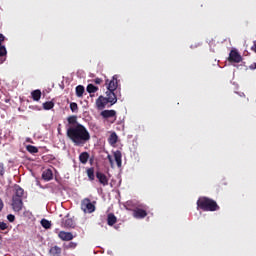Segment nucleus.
Masks as SVG:
<instances>
[{
	"label": "nucleus",
	"mask_w": 256,
	"mask_h": 256,
	"mask_svg": "<svg viewBox=\"0 0 256 256\" xmlns=\"http://www.w3.org/2000/svg\"><path fill=\"white\" fill-rule=\"evenodd\" d=\"M33 101H39L41 99V90H34L31 92Z\"/></svg>",
	"instance_id": "obj_21"
},
{
	"label": "nucleus",
	"mask_w": 256,
	"mask_h": 256,
	"mask_svg": "<svg viewBox=\"0 0 256 256\" xmlns=\"http://www.w3.org/2000/svg\"><path fill=\"white\" fill-rule=\"evenodd\" d=\"M251 50L254 51V53H256V41H254V45L251 47Z\"/></svg>",
	"instance_id": "obj_36"
},
{
	"label": "nucleus",
	"mask_w": 256,
	"mask_h": 256,
	"mask_svg": "<svg viewBox=\"0 0 256 256\" xmlns=\"http://www.w3.org/2000/svg\"><path fill=\"white\" fill-rule=\"evenodd\" d=\"M83 93H85V87H83V85H78L76 87V97H83Z\"/></svg>",
	"instance_id": "obj_23"
},
{
	"label": "nucleus",
	"mask_w": 256,
	"mask_h": 256,
	"mask_svg": "<svg viewBox=\"0 0 256 256\" xmlns=\"http://www.w3.org/2000/svg\"><path fill=\"white\" fill-rule=\"evenodd\" d=\"M49 253L52 256H61L62 249L59 246H53V247L50 248Z\"/></svg>",
	"instance_id": "obj_18"
},
{
	"label": "nucleus",
	"mask_w": 256,
	"mask_h": 256,
	"mask_svg": "<svg viewBox=\"0 0 256 256\" xmlns=\"http://www.w3.org/2000/svg\"><path fill=\"white\" fill-rule=\"evenodd\" d=\"M117 141H119V136H117V133L112 132L108 138V143L110 145H116Z\"/></svg>",
	"instance_id": "obj_19"
},
{
	"label": "nucleus",
	"mask_w": 256,
	"mask_h": 256,
	"mask_svg": "<svg viewBox=\"0 0 256 256\" xmlns=\"http://www.w3.org/2000/svg\"><path fill=\"white\" fill-rule=\"evenodd\" d=\"M122 157H123V155L121 154V151L117 150V151L114 152V159L116 161L117 167H121Z\"/></svg>",
	"instance_id": "obj_16"
},
{
	"label": "nucleus",
	"mask_w": 256,
	"mask_h": 256,
	"mask_svg": "<svg viewBox=\"0 0 256 256\" xmlns=\"http://www.w3.org/2000/svg\"><path fill=\"white\" fill-rule=\"evenodd\" d=\"M229 63H241L243 61V56L237 51V49H232L228 57Z\"/></svg>",
	"instance_id": "obj_5"
},
{
	"label": "nucleus",
	"mask_w": 256,
	"mask_h": 256,
	"mask_svg": "<svg viewBox=\"0 0 256 256\" xmlns=\"http://www.w3.org/2000/svg\"><path fill=\"white\" fill-rule=\"evenodd\" d=\"M79 161L80 163H82L83 165L87 164V161H89V154L87 152H82L79 155Z\"/></svg>",
	"instance_id": "obj_20"
},
{
	"label": "nucleus",
	"mask_w": 256,
	"mask_h": 256,
	"mask_svg": "<svg viewBox=\"0 0 256 256\" xmlns=\"http://www.w3.org/2000/svg\"><path fill=\"white\" fill-rule=\"evenodd\" d=\"M53 107H55V103H53V101L43 103V109H45L46 111L53 109Z\"/></svg>",
	"instance_id": "obj_25"
},
{
	"label": "nucleus",
	"mask_w": 256,
	"mask_h": 256,
	"mask_svg": "<svg viewBox=\"0 0 256 256\" xmlns=\"http://www.w3.org/2000/svg\"><path fill=\"white\" fill-rule=\"evenodd\" d=\"M40 223L44 229H51V221L44 218Z\"/></svg>",
	"instance_id": "obj_26"
},
{
	"label": "nucleus",
	"mask_w": 256,
	"mask_h": 256,
	"mask_svg": "<svg viewBox=\"0 0 256 256\" xmlns=\"http://www.w3.org/2000/svg\"><path fill=\"white\" fill-rule=\"evenodd\" d=\"M63 225L66 229H75V221L72 218L65 219Z\"/></svg>",
	"instance_id": "obj_15"
},
{
	"label": "nucleus",
	"mask_w": 256,
	"mask_h": 256,
	"mask_svg": "<svg viewBox=\"0 0 256 256\" xmlns=\"http://www.w3.org/2000/svg\"><path fill=\"white\" fill-rule=\"evenodd\" d=\"M70 109L72 113H77L79 111V106L75 102L70 103Z\"/></svg>",
	"instance_id": "obj_28"
},
{
	"label": "nucleus",
	"mask_w": 256,
	"mask_h": 256,
	"mask_svg": "<svg viewBox=\"0 0 256 256\" xmlns=\"http://www.w3.org/2000/svg\"><path fill=\"white\" fill-rule=\"evenodd\" d=\"M9 226L5 222H0V231H5Z\"/></svg>",
	"instance_id": "obj_31"
},
{
	"label": "nucleus",
	"mask_w": 256,
	"mask_h": 256,
	"mask_svg": "<svg viewBox=\"0 0 256 256\" xmlns=\"http://www.w3.org/2000/svg\"><path fill=\"white\" fill-rule=\"evenodd\" d=\"M24 194H25V190H23V188H21L20 186H16L15 187V194L13 195L12 198L23 199Z\"/></svg>",
	"instance_id": "obj_13"
},
{
	"label": "nucleus",
	"mask_w": 256,
	"mask_h": 256,
	"mask_svg": "<svg viewBox=\"0 0 256 256\" xmlns=\"http://www.w3.org/2000/svg\"><path fill=\"white\" fill-rule=\"evenodd\" d=\"M107 159H108V161H109L111 167H113V157H111V155H108V156H107Z\"/></svg>",
	"instance_id": "obj_34"
},
{
	"label": "nucleus",
	"mask_w": 256,
	"mask_h": 256,
	"mask_svg": "<svg viewBox=\"0 0 256 256\" xmlns=\"http://www.w3.org/2000/svg\"><path fill=\"white\" fill-rule=\"evenodd\" d=\"M3 211V200L0 199V212Z\"/></svg>",
	"instance_id": "obj_37"
},
{
	"label": "nucleus",
	"mask_w": 256,
	"mask_h": 256,
	"mask_svg": "<svg viewBox=\"0 0 256 256\" xmlns=\"http://www.w3.org/2000/svg\"><path fill=\"white\" fill-rule=\"evenodd\" d=\"M7 219H8V221H9L10 223H13V222L15 221V215L9 214V215L7 216Z\"/></svg>",
	"instance_id": "obj_32"
},
{
	"label": "nucleus",
	"mask_w": 256,
	"mask_h": 256,
	"mask_svg": "<svg viewBox=\"0 0 256 256\" xmlns=\"http://www.w3.org/2000/svg\"><path fill=\"white\" fill-rule=\"evenodd\" d=\"M86 91L88 93H97V91H99V87L93 85V84H88Z\"/></svg>",
	"instance_id": "obj_24"
},
{
	"label": "nucleus",
	"mask_w": 256,
	"mask_h": 256,
	"mask_svg": "<svg viewBox=\"0 0 256 256\" xmlns=\"http://www.w3.org/2000/svg\"><path fill=\"white\" fill-rule=\"evenodd\" d=\"M96 178L98 179L99 183L104 187H107V185H109V178H107V175H105L104 173L96 172Z\"/></svg>",
	"instance_id": "obj_10"
},
{
	"label": "nucleus",
	"mask_w": 256,
	"mask_h": 256,
	"mask_svg": "<svg viewBox=\"0 0 256 256\" xmlns=\"http://www.w3.org/2000/svg\"><path fill=\"white\" fill-rule=\"evenodd\" d=\"M5 175V164L3 162L0 163V177H4Z\"/></svg>",
	"instance_id": "obj_29"
},
{
	"label": "nucleus",
	"mask_w": 256,
	"mask_h": 256,
	"mask_svg": "<svg viewBox=\"0 0 256 256\" xmlns=\"http://www.w3.org/2000/svg\"><path fill=\"white\" fill-rule=\"evenodd\" d=\"M12 209L19 213L23 209V198H12Z\"/></svg>",
	"instance_id": "obj_8"
},
{
	"label": "nucleus",
	"mask_w": 256,
	"mask_h": 256,
	"mask_svg": "<svg viewBox=\"0 0 256 256\" xmlns=\"http://www.w3.org/2000/svg\"><path fill=\"white\" fill-rule=\"evenodd\" d=\"M58 237L59 239H61V241H73V239H75V236H73V233L65 232V231H60L58 233Z\"/></svg>",
	"instance_id": "obj_9"
},
{
	"label": "nucleus",
	"mask_w": 256,
	"mask_h": 256,
	"mask_svg": "<svg viewBox=\"0 0 256 256\" xmlns=\"http://www.w3.org/2000/svg\"><path fill=\"white\" fill-rule=\"evenodd\" d=\"M107 91L106 96H99L96 100V107L99 111H103L105 107H113L117 103V88L119 87L118 76L114 75L111 80H106Z\"/></svg>",
	"instance_id": "obj_1"
},
{
	"label": "nucleus",
	"mask_w": 256,
	"mask_h": 256,
	"mask_svg": "<svg viewBox=\"0 0 256 256\" xmlns=\"http://www.w3.org/2000/svg\"><path fill=\"white\" fill-rule=\"evenodd\" d=\"M115 223H117V216H115V214H113V213H109L107 216V224L110 227H113V225H115Z\"/></svg>",
	"instance_id": "obj_17"
},
{
	"label": "nucleus",
	"mask_w": 256,
	"mask_h": 256,
	"mask_svg": "<svg viewBox=\"0 0 256 256\" xmlns=\"http://www.w3.org/2000/svg\"><path fill=\"white\" fill-rule=\"evenodd\" d=\"M77 247V242H69L66 249H75Z\"/></svg>",
	"instance_id": "obj_30"
},
{
	"label": "nucleus",
	"mask_w": 256,
	"mask_h": 256,
	"mask_svg": "<svg viewBox=\"0 0 256 256\" xmlns=\"http://www.w3.org/2000/svg\"><path fill=\"white\" fill-rule=\"evenodd\" d=\"M67 137L72 140V143L76 145H83L91 139V134L87 129H68Z\"/></svg>",
	"instance_id": "obj_2"
},
{
	"label": "nucleus",
	"mask_w": 256,
	"mask_h": 256,
	"mask_svg": "<svg viewBox=\"0 0 256 256\" xmlns=\"http://www.w3.org/2000/svg\"><path fill=\"white\" fill-rule=\"evenodd\" d=\"M28 153H39V149L36 146L28 145L26 146Z\"/></svg>",
	"instance_id": "obj_27"
},
{
	"label": "nucleus",
	"mask_w": 256,
	"mask_h": 256,
	"mask_svg": "<svg viewBox=\"0 0 256 256\" xmlns=\"http://www.w3.org/2000/svg\"><path fill=\"white\" fill-rule=\"evenodd\" d=\"M146 216H147L146 210H143L141 208H136L133 210V217H135V219H145Z\"/></svg>",
	"instance_id": "obj_12"
},
{
	"label": "nucleus",
	"mask_w": 256,
	"mask_h": 256,
	"mask_svg": "<svg viewBox=\"0 0 256 256\" xmlns=\"http://www.w3.org/2000/svg\"><path fill=\"white\" fill-rule=\"evenodd\" d=\"M42 179L44 181H51L53 179V171L51 169H47L42 173Z\"/></svg>",
	"instance_id": "obj_14"
},
{
	"label": "nucleus",
	"mask_w": 256,
	"mask_h": 256,
	"mask_svg": "<svg viewBox=\"0 0 256 256\" xmlns=\"http://www.w3.org/2000/svg\"><path fill=\"white\" fill-rule=\"evenodd\" d=\"M197 207L202 211H219L220 207L217 202L211 198L200 197L197 200Z\"/></svg>",
	"instance_id": "obj_3"
},
{
	"label": "nucleus",
	"mask_w": 256,
	"mask_h": 256,
	"mask_svg": "<svg viewBox=\"0 0 256 256\" xmlns=\"http://www.w3.org/2000/svg\"><path fill=\"white\" fill-rule=\"evenodd\" d=\"M3 41H5V36L0 34V65L7 61V48L2 45Z\"/></svg>",
	"instance_id": "obj_6"
},
{
	"label": "nucleus",
	"mask_w": 256,
	"mask_h": 256,
	"mask_svg": "<svg viewBox=\"0 0 256 256\" xmlns=\"http://www.w3.org/2000/svg\"><path fill=\"white\" fill-rule=\"evenodd\" d=\"M249 69H251L252 71L255 70V69H256V62L253 63V64H251V65L249 66Z\"/></svg>",
	"instance_id": "obj_35"
},
{
	"label": "nucleus",
	"mask_w": 256,
	"mask_h": 256,
	"mask_svg": "<svg viewBox=\"0 0 256 256\" xmlns=\"http://www.w3.org/2000/svg\"><path fill=\"white\" fill-rule=\"evenodd\" d=\"M94 83H95L96 85H101V83H103V79H101V78H96V79H94Z\"/></svg>",
	"instance_id": "obj_33"
},
{
	"label": "nucleus",
	"mask_w": 256,
	"mask_h": 256,
	"mask_svg": "<svg viewBox=\"0 0 256 256\" xmlns=\"http://www.w3.org/2000/svg\"><path fill=\"white\" fill-rule=\"evenodd\" d=\"M68 125H70L69 129H85V127L79 122H77V116H70L67 119Z\"/></svg>",
	"instance_id": "obj_7"
},
{
	"label": "nucleus",
	"mask_w": 256,
	"mask_h": 256,
	"mask_svg": "<svg viewBox=\"0 0 256 256\" xmlns=\"http://www.w3.org/2000/svg\"><path fill=\"white\" fill-rule=\"evenodd\" d=\"M81 209L84 213H95V202H91L89 198H84L81 201Z\"/></svg>",
	"instance_id": "obj_4"
},
{
	"label": "nucleus",
	"mask_w": 256,
	"mask_h": 256,
	"mask_svg": "<svg viewBox=\"0 0 256 256\" xmlns=\"http://www.w3.org/2000/svg\"><path fill=\"white\" fill-rule=\"evenodd\" d=\"M87 175L90 181H95V168H88Z\"/></svg>",
	"instance_id": "obj_22"
},
{
	"label": "nucleus",
	"mask_w": 256,
	"mask_h": 256,
	"mask_svg": "<svg viewBox=\"0 0 256 256\" xmlns=\"http://www.w3.org/2000/svg\"><path fill=\"white\" fill-rule=\"evenodd\" d=\"M101 116L104 119H117V112L115 110H103Z\"/></svg>",
	"instance_id": "obj_11"
}]
</instances>
